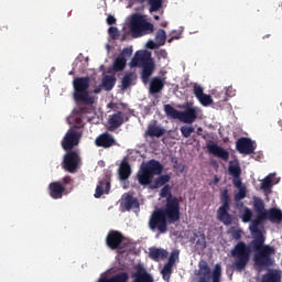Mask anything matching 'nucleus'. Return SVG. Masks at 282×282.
Returning <instances> with one entry per match:
<instances>
[{"label":"nucleus","mask_w":282,"mask_h":282,"mask_svg":"<svg viewBox=\"0 0 282 282\" xmlns=\"http://www.w3.org/2000/svg\"><path fill=\"white\" fill-rule=\"evenodd\" d=\"M150 12H158L162 8V0H148Z\"/></svg>","instance_id":"nucleus-40"},{"label":"nucleus","mask_w":282,"mask_h":282,"mask_svg":"<svg viewBox=\"0 0 282 282\" xmlns=\"http://www.w3.org/2000/svg\"><path fill=\"white\" fill-rule=\"evenodd\" d=\"M221 206L217 210L218 219L225 226H230L232 224V215H230V195L228 189H223L220 193Z\"/></svg>","instance_id":"nucleus-9"},{"label":"nucleus","mask_w":282,"mask_h":282,"mask_svg":"<svg viewBox=\"0 0 282 282\" xmlns=\"http://www.w3.org/2000/svg\"><path fill=\"white\" fill-rule=\"evenodd\" d=\"M132 282H153V276L147 272V269L140 267L132 273Z\"/></svg>","instance_id":"nucleus-21"},{"label":"nucleus","mask_w":282,"mask_h":282,"mask_svg":"<svg viewBox=\"0 0 282 282\" xmlns=\"http://www.w3.org/2000/svg\"><path fill=\"white\" fill-rule=\"evenodd\" d=\"M241 219L243 224L252 221V209L250 207H245L242 210Z\"/></svg>","instance_id":"nucleus-35"},{"label":"nucleus","mask_w":282,"mask_h":282,"mask_svg":"<svg viewBox=\"0 0 282 282\" xmlns=\"http://www.w3.org/2000/svg\"><path fill=\"white\" fill-rule=\"evenodd\" d=\"M68 74H69V76H73V74H74V70H70Z\"/></svg>","instance_id":"nucleus-57"},{"label":"nucleus","mask_w":282,"mask_h":282,"mask_svg":"<svg viewBox=\"0 0 282 282\" xmlns=\"http://www.w3.org/2000/svg\"><path fill=\"white\" fill-rule=\"evenodd\" d=\"M90 83L91 79L89 76L75 77L73 79V98L75 102H80L82 105H87L88 107L96 104V97L89 91Z\"/></svg>","instance_id":"nucleus-3"},{"label":"nucleus","mask_w":282,"mask_h":282,"mask_svg":"<svg viewBox=\"0 0 282 282\" xmlns=\"http://www.w3.org/2000/svg\"><path fill=\"white\" fill-rule=\"evenodd\" d=\"M129 239L118 230H110L106 236V246L110 250H117L122 253L127 248H129Z\"/></svg>","instance_id":"nucleus-7"},{"label":"nucleus","mask_w":282,"mask_h":282,"mask_svg":"<svg viewBox=\"0 0 282 282\" xmlns=\"http://www.w3.org/2000/svg\"><path fill=\"white\" fill-rule=\"evenodd\" d=\"M95 144L101 149H111V147H116V138L109 132H104L96 138Z\"/></svg>","instance_id":"nucleus-15"},{"label":"nucleus","mask_w":282,"mask_h":282,"mask_svg":"<svg viewBox=\"0 0 282 282\" xmlns=\"http://www.w3.org/2000/svg\"><path fill=\"white\" fill-rule=\"evenodd\" d=\"M180 39H182V33H176L175 31H173L170 34V39L167 40V43H173V41H180Z\"/></svg>","instance_id":"nucleus-46"},{"label":"nucleus","mask_w":282,"mask_h":282,"mask_svg":"<svg viewBox=\"0 0 282 282\" xmlns=\"http://www.w3.org/2000/svg\"><path fill=\"white\" fill-rule=\"evenodd\" d=\"M226 95L229 96L230 98H232V96H235V90L232 89V87H228Z\"/></svg>","instance_id":"nucleus-50"},{"label":"nucleus","mask_w":282,"mask_h":282,"mask_svg":"<svg viewBox=\"0 0 282 282\" xmlns=\"http://www.w3.org/2000/svg\"><path fill=\"white\" fill-rule=\"evenodd\" d=\"M164 89V79L153 77L150 82V94H160Z\"/></svg>","instance_id":"nucleus-25"},{"label":"nucleus","mask_w":282,"mask_h":282,"mask_svg":"<svg viewBox=\"0 0 282 282\" xmlns=\"http://www.w3.org/2000/svg\"><path fill=\"white\" fill-rule=\"evenodd\" d=\"M164 111H165L167 118H173L174 120H180V118H181L182 111L175 109L173 106H171L169 104L164 106Z\"/></svg>","instance_id":"nucleus-31"},{"label":"nucleus","mask_w":282,"mask_h":282,"mask_svg":"<svg viewBox=\"0 0 282 282\" xmlns=\"http://www.w3.org/2000/svg\"><path fill=\"white\" fill-rule=\"evenodd\" d=\"M78 164H80V156L76 151H68L64 155L63 169L68 173H76L78 171Z\"/></svg>","instance_id":"nucleus-11"},{"label":"nucleus","mask_w":282,"mask_h":282,"mask_svg":"<svg viewBox=\"0 0 282 282\" xmlns=\"http://www.w3.org/2000/svg\"><path fill=\"white\" fill-rule=\"evenodd\" d=\"M253 210L257 214L256 219L251 220L249 230L253 235L252 241L247 245L243 241H238L231 249L230 254L235 259L231 268L236 272H243L250 263V254L253 250V263L257 268H272L274 265V254L276 249L270 245H265V237L259 229L263 221H271L272 224H280L282 221V212L274 207L269 210L265 209V203L259 196L252 197Z\"/></svg>","instance_id":"nucleus-1"},{"label":"nucleus","mask_w":282,"mask_h":282,"mask_svg":"<svg viewBox=\"0 0 282 282\" xmlns=\"http://www.w3.org/2000/svg\"><path fill=\"white\" fill-rule=\"evenodd\" d=\"M178 262H180V250L175 249L171 252L166 263L170 265H175V263H178Z\"/></svg>","instance_id":"nucleus-36"},{"label":"nucleus","mask_w":282,"mask_h":282,"mask_svg":"<svg viewBox=\"0 0 282 282\" xmlns=\"http://www.w3.org/2000/svg\"><path fill=\"white\" fill-rule=\"evenodd\" d=\"M247 193L248 191L246 189V187H240L238 189V193H236L234 196L235 202H241V199H246Z\"/></svg>","instance_id":"nucleus-42"},{"label":"nucleus","mask_w":282,"mask_h":282,"mask_svg":"<svg viewBox=\"0 0 282 282\" xmlns=\"http://www.w3.org/2000/svg\"><path fill=\"white\" fill-rule=\"evenodd\" d=\"M160 197H166V203L169 204L170 202H176L177 206H178V212H180V198H177L176 196H173V194L171 193V186L170 185H165L160 193Z\"/></svg>","instance_id":"nucleus-28"},{"label":"nucleus","mask_w":282,"mask_h":282,"mask_svg":"<svg viewBox=\"0 0 282 282\" xmlns=\"http://www.w3.org/2000/svg\"><path fill=\"white\" fill-rule=\"evenodd\" d=\"M162 171H164V165L160 161L152 159L141 165L137 173V180L141 186H150V184H153V177L162 175Z\"/></svg>","instance_id":"nucleus-4"},{"label":"nucleus","mask_w":282,"mask_h":282,"mask_svg":"<svg viewBox=\"0 0 282 282\" xmlns=\"http://www.w3.org/2000/svg\"><path fill=\"white\" fill-rule=\"evenodd\" d=\"M80 138H83L80 132L75 129H69L62 140V149H64V151H72L74 147L80 144Z\"/></svg>","instance_id":"nucleus-10"},{"label":"nucleus","mask_w":282,"mask_h":282,"mask_svg":"<svg viewBox=\"0 0 282 282\" xmlns=\"http://www.w3.org/2000/svg\"><path fill=\"white\" fill-rule=\"evenodd\" d=\"M154 21H160V15H154Z\"/></svg>","instance_id":"nucleus-56"},{"label":"nucleus","mask_w":282,"mask_h":282,"mask_svg":"<svg viewBox=\"0 0 282 282\" xmlns=\"http://www.w3.org/2000/svg\"><path fill=\"white\" fill-rule=\"evenodd\" d=\"M198 102H200V105L203 107H210V105H213V97L210 95L204 94L199 99H197Z\"/></svg>","instance_id":"nucleus-38"},{"label":"nucleus","mask_w":282,"mask_h":282,"mask_svg":"<svg viewBox=\"0 0 282 282\" xmlns=\"http://www.w3.org/2000/svg\"><path fill=\"white\" fill-rule=\"evenodd\" d=\"M180 215L177 202L167 200L164 207L151 214L148 226L152 232H158V236L165 235L169 232V224L180 221Z\"/></svg>","instance_id":"nucleus-2"},{"label":"nucleus","mask_w":282,"mask_h":282,"mask_svg":"<svg viewBox=\"0 0 282 282\" xmlns=\"http://www.w3.org/2000/svg\"><path fill=\"white\" fill-rule=\"evenodd\" d=\"M132 78H133V73H127L123 76L121 80L122 89H129V87H131Z\"/></svg>","instance_id":"nucleus-37"},{"label":"nucleus","mask_w":282,"mask_h":282,"mask_svg":"<svg viewBox=\"0 0 282 282\" xmlns=\"http://www.w3.org/2000/svg\"><path fill=\"white\" fill-rule=\"evenodd\" d=\"M181 133L183 138H191V134L195 133V128L193 126H182Z\"/></svg>","instance_id":"nucleus-41"},{"label":"nucleus","mask_w":282,"mask_h":282,"mask_svg":"<svg viewBox=\"0 0 282 282\" xmlns=\"http://www.w3.org/2000/svg\"><path fill=\"white\" fill-rule=\"evenodd\" d=\"M100 91H102V86H98L97 88H95L93 90V94H100Z\"/></svg>","instance_id":"nucleus-53"},{"label":"nucleus","mask_w":282,"mask_h":282,"mask_svg":"<svg viewBox=\"0 0 282 282\" xmlns=\"http://www.w3.org/2000/svg\"><path fill=\"white\" fill-rule=\"evenodd\" d=\"M234 186H236V188H246V186H243V183L241 182L240 176L238 178H234Z\"/></svg>","instance_id":"nucleus-48"},{"label":"nucleus","mask_w":282,"mask_h":282,"mask_svg":"<svg viewBox=\"0 0 282 282\" xmlns=\"http://www.w3.org/2000/svg\"><path fill=\"white\" fill-rule=\"evenodd\" d=\"M193 94H194L195 98L199 99L200 97L204 96V88L198 84H194Z\"/></svg>","instance_id":"nucleus-44"},{"label":"nucleus","mask_w":282,"mask_h":282,"mask_svg":"<svg viewBox=\"0 0 282 282\" xmlns=\"http://www.w3.org/2000/svg\"><path fill=\"white\" fill-rule=\"evenodd\" d=\"M148 47L149 50H155V42L153 41L148 42Z\"/></svg>","instance_id":"nucleus-52"},{"label":"nucleus","mask_w":282,"mask_h":282,"mask_svg":"<svg viewBox=\"0 0 282 282\" xmlns=\"http://www.w3.org/2000/svg\"><path fill=\"white\" fill-rule=\"evenodd\" d=\"M196 246H202V248H206V236L204 234L199 235V238L196 241Z\"/></svg>","instance_id":"nucleus-47"},{"label":"nucleus","mask_w":282,"mask_h":282,"mask_svg":"<svg viewBox=\"0 0 282 282\" xmlns=\"http://www.w3.org/2000/svg\"><path fill=\"white\" fill-rule=\"evenodd\" d=\"M118 175L121 182H127V180L131 177V164H129V161H122L120 163Z\"/></svg>","instance_id":"nucleus-22"},{"label":"nucleus","mask_w":282,"mask_h":282,"mask_svg":"<svg viewBox=\"0 0 282 282\" xmlns=\"http://www.w3.org/2000/svg\"><path fill=\"white\" fill-rule=\"evenodd\" d=\"M151 58V53L148 51H137L132 59L130 61V67H142Z\"/></svg>","instance_id":"nucleus-16"},{"label":"nucleus","mask_w":282,"mask_h":282,"mask_svg":"<svg viewBox=\"0 0 282 282\" xmlns=\"http://www.w3.org/2000/svg\"><path fill=\"white\" fill-rule=\"evenodd\" d=\"M127 67V58L118 56L115 62L112 69L115 72H122Z\"/></svg>","instance_id":"nucleus-33"},{"label":"nucleus","mask_w":282,"mask_h":282,"mask_svg":"<svg viewBox=\"0 0 282 282\" xmlns=\"http://www.w3.org/2000/svg\"><path fill=\"white\" fill-rule=\"evenodd\" d=\"M101 87H104L105 91H111V89L116 87V77L111 75H105L101 79Z\"/></svg>","instance_id":"nucleus-29"},{"label":"nucleus","mask_w":282,"mask_h":282,"mask_svg":"<svg viewBox=\"0 0 282 282\" xmlns=\"http://www.w3.org/2000/svg\"><path fill=\"white\" fill-rule=\"evenodd\" d=\"M274 184H279V178H276V174H269L262 180L260 188L261 191H270V188H272Z\"/></svg>","instance_id":"nucleus-24"},{"label":"nucleus","mask_w":282,"mask_h":282,"mask_svg":"<svg viewBox=\"0 0 282 282\" xmlns=\"http://www.w3.org/2000/svg\"><path fill=\"white\" fill-rule=\"evenodd\" d=\"M261 282H281V275L276 271L271 270L262 275Z\"/></svg>","instance_id":"nucleus-30"},{"label":"nucleus","mask_w":282,"mask_h":282,"mask_svg":"<svg viewBox=\"0 0 282 282\" xmlns=\"http://www.w3.org/2000/svg\"><path fill=\"white\" fill-rule=\"evenodd\" d=\"M108 107H110V109L112 111H116L117 109H120V107H118V104H113V102L109 104Z\"/></svg>","instance_id":"nucleus-51"},{"label":"nucleus","mask_w":282,"mask_h":282,"mask_svg":"<svg viewBox=\"0 0 282 282\" xmlns=\"http://www.w3.org/2000/svg\"><path fill=\"white\" fill-rule=\"evenodd\" d=\"M236 149L243 155H251V153H254L257 147H254L252 139L242 137L236 141Z\"/></svg>","instance_id":"nucleus-12"},{"label":"nucleus","mask_w":282,"mask_h":282,"mask_svg":"<svg viewBox=\"0 0 282 282\" xmlns=\"http://www.w3.org/2000/svg\"><path fill=\"white\" fill-rule=\"evenodd\" d=\"M166 133V129L156 124H149L145 131L148 138H162Z\"/></svg>","instance_id":"nucleus-23"},{"label":"nucleus","mask_w":282,"mask_h":282,"mask_svg":"<svg viewBox=\"0 0 282 282\" xmlns=\"http://www.w3.org/2000/svg\"><path fill=\"white\" fill-rule=\"evenodd\" d=\"M108 34L112 39V41H118V39L120 36V31H118V28H116V26H110L108 29Z\"/></svg>","instance_id":"nucleus-43"},{"label":"nucleus","mask_w":282,"mask_h":282,"mask_svg":"<svg viewBox=\"0 0 282 282\" xmlns=\"http://www.w3.org/2000/svg\"><path fill=\"white\" fill-rule=\"evenodd\" d=\"M110 191H111V182L109 181V178L105 177L98 182L94 197L96 199H100L102 195H109Z\"/></svg>","instance_id":"nucleus-19"},{"label":"nucleus","mask_w":282,"mask_h":282,"mask_svg":"<svg viewBox=\"0 0 282 282\" xmlns=\"http://www.w3.org/2000/svg\"><path fill=\"white\" fill-rule=\"evenodd\" d=\"M155 26L147 21V18L141 14H133L130 20V31L134 39H140V36H147L148 34H153Z\"/></svg>","instance_id":"nucleus-5"},{"label":"nucleus","mask_w":282,"mask_h":282,"mask_svg":"<svg viewBox=\"0 0 282 282\" xmlns=\"http://www.w3.org/2000/svg\"><path fill=\"white\" fill-rule=\"evenodd\" d=\"M169 182H171V175H160L154 180L153 184L150 185V188H152V191H155L156 188H162V186H165L166 184H169Z\"/></svg>","instance_id":"nucleus-27"},{"label":"nucleus","mask_w":282,"mask_h":282,"mask_svg":"<svg viewBox=\"0 0 282 282\" xmlns=\"http://www.w3.org/2000/svg\"><path fill=\"white\" fill-rule=\"evenodd\" d=\"M173 264H169L167 262L164 264L163 269L161 270L163 281H171V275L173 274Z\"/></svg>","instance_id":"nucleus-32"},{"label":"nucleus","mask_w":282,"mask_h":282,"mask_svg":"<svg viewBox=\"0 0 282 282\" xmlns=\"http://www.w3.org/2000/svg\"><path fill=\"white\" fill-rule=\"evenodd\" d=\"M197 111H199L198 108H186L185 110L181 111L180 121L184 122V124H193L195 120H197Z\"/></svg>","instance_id":"nucleus-17"},{"label":"nucleus","mask_w":282,"mask_h":282,"mask_svg":"<svg viewBox=\"0 0 282 282\" xmlns=\"http://www.w3.org/2000/svg\"><path fill=\"white\" fill-rule=\"evenodd\" d=\"M169 257V251L163 248H150V258L153 261H160V259L164 260Z\"/></svg>","instance_id":"nucleus-26"},{"label":"nucleus","mask_w":282,"mask_h":282,"mask_svg":"<svg viewBox=\"0 0 282 282\" xmlns=\"http://www.w3.org/2000/svg\"><path fill=\"white\" fill-rule=\"evenodd\" d=\"M198 282H221V264L217 263L214 270H210V265L206 260H199L198 270L196 272Z\"/></svg>","instance_id":"nucleus-6"},{"label":"nucleus","mask_w":282,"mask_h":282,"mask_svg":"<svg viewBox=\"0 0 282 282\" xmlns=\"http://www.w3.org/2000/svg\"><path fill=\"white\" fill-rule=\"evenodd\" d=\"M166 25H169V22H162V23H161V26H162V28H166Z\"/></svg>","instance_id":"nucleus-54"},{"label":"nucleus","mask_w":282,"mask_h":282,"mask_svg":"<svg viewBox=\"0 0 282 282\" xmlns=\"http://www.w3.org/2000/svg\"><path fill=\"white\" fill-rule=\"evenodd\" d=\"M108 124L109 131H116V129H120V127L124 124V112L117 111L116 113L110 115L108 119Z\"/></svg>","instance_id":"nucleus-18"},{"label":"nucleus","mask_w":282,"mask_h":282,"mask_svg":"<svg viewBox=\"0 0 282 282\" xmlns=\"http://www.w3.org/2000/svg\"><path fill=\"white\" fill-rule=\"evenodd\" d=\"M214 182H215V184H219V178L216 176Z\"/></svg>","instance_id":"nucleus-55"},{"label":"nucleus","mask_w":282,"mask_h":282,"mask_svg":"<svg viewBox=\"0 0 282 282\" xmlns=\"http://www.w3.org/2000/svg\"><path fill=\"white\" fill-rule=\"evenodd\" d=\"M228 171L234 178L241 177V167L239 165H229Z\"/></svg>","instance_id":"nucleus-39"},{"label":"nucleus","mask_w":282,"mask_h":282,"mask_svg":"<svg viewBox=\"0 0 282 282\" xmlns=\"http://www.w3.org/2000/svg\"><path fill=\"white\" fill-rule=\"evenodd\" d=\"M141 80L142 83H149V79L153 76V72H155V62L151 58L148 63L141 66Z\"/></svg>","instance_id":"nucleus-20"},{"label":"nucleus","mask_w":282,"mask_h":282,"mask_svg":"<svg viewBox=\"0 0 282 282\" xmlns=\"http://www.w3.org/2000/svg\"><path fill=\"white\" fill-rule=\"evenodd\" d=\"M207 151L212 155H215V158H220V160H224V162H228V160L230 158V153L228 151L224 150V148L219 147L214 141H209L207 143Z\"/></svg>","instance_id":"nucleus-13"},{"label":"nucleus","mask_w":282,"mask_h":282,"mask_svg":"<svg viewBox=\"0 0 282 282\" xmlns=\"http://www.w3.org/2000/svg\"><path fill=\"white\" fill-rule=\"evenodd\" d=\"M121 208H124V210H140V200L138 198L133 197V195L129 193H124L121 197Z\"/></svg>","instance_id":"nucleus-14"},{"label":"nucleus","mask_w":282,"mask_h":282,"mask_svg":"<svg viewBox=\"0 0 282 282\" xmlns=\"http://www.w3.org/2000/svg\"><path fill=\"white\" fill-rule=\"evenodd\" d=\"M132 54H133V48H132V47H124V48L121 51L119 57L129 58V57L132 56Z\"/></svg>","instance_id":"nucleus-45"},{"label":"nucleus","mask_w":282,"mask_h":282,"mask_svg":"<svg viewBox=\"0 0 282 282\" xmlns=\"http://www.w3.org/2000/svg\"><path fill=\"white\" fill-rule=\"evenodd\" d=\"M106 21L108 25H116V18L113 15H108Z\"/></svg>","instance_id":"nucleus-49"},{"label":"nucleus","mask_w":282,"mask_h":282,"mask_svg":"<svg viewBox=\"0 0 282 282\" xmlns=\"http://www.w3.org/2000/svg\"><path fill=\"white\" fill-rule=\"evenodd\" d=\"M4 30H8V26H2Z\"/></svg>","instance_id":"nucleus-58"},{"label":"nucleus","mask_w":282,"mask_h":282,"mask_svg":"<svg viewBox=\"0 0 282 282\" xmlns=\"http://www.w3.org/2000/svg\"><path fill=\"white\" fill-rule=\"evenodd\" d=\"M74 180L72 176H64L62 181H55L48 184V194L52 199H63V195H68L67 186H72Z\"/></svg>","instance_id":"nucleus-8"},{"label":"nucleus","mask_w":282,"mask_h":282,"mask_svg":"<svg viewBox=\"0 0 282 282\" xmlns=\"http://www.w3.org/2000/svg\"><path fill=\"white\" fill-rule=\"evenodd\" d=\"M155 41L159 45H164L166 43V31L159 29L155 35Z\"/></svg>","instance_id":"nucleus-34"}]
</instances>
